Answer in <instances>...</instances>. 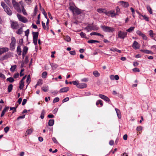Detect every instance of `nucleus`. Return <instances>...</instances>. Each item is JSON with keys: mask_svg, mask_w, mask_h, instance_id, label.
I'll return each mask as SVG.
<instances>
[{"mask_svg": "<svg viewBox=\"0 0 156 156\" xmlns=\"http://www.w3.org/2000/svg\"><path fill=\"white\" fill-rule=\"evenodd\" d=\"M12 2L14 9L18 13H21L22 12L24 15H27V12L23 5H21V8L20 5L16 0H12Z\"/></svg>", "mask_w": 156, "mask_h": 156, "instance_id": "f257e3e1", "label": "nucleus"}, {"mask_svg": "<svg viewBox=\"0 0 156 156\" xmlns=\"http://www.w3.org/2000/svg\"><path fill=\"white\" fill-rule=\"evenodd\" d=\"M69 9L74 15L75 14L77 15H79L81 13V10L75 6L70 5Z\"/></svg>", "mask_w": 156, "mask_h": 156, "instance_id": "f03ea898", "label": "nucleus"}, {"mask_svg": "<svg viewBox=\"0 0 156 156\" xmlns=\"http://www.w3.org/2000/svg\"><path fill=\"white\" fill-rule=\"evenodd\" d=\"M101 27L103 30L105 32L109 33L112 32L114 31V29L113 27H108L106 26H101Z\"/></svg>", "mask_w": 156, "mask_h": 156, "instance_id": "7ed1b4c3", "label": "nucleus"}, {"mask_svg": "<svg viewBox=\"0 0 156 156\" xmlns=\"http://www.w3.org/2000/svg\"><path fill=\"white\" fill-rule=\"evenodd\" d=\"M11 42L10 44V50L12 51L14 50L16 47V39L14 37H12L11 38Z\"/></svg>", "mask_w": 156, "mask_h": 156, "instance_id": "20e7f679", "label": "nucleus"}, {"mask_svg": "<svg viewBox=\"0 0 156 156\" xmlns=\"http://www.w3.org/2000/svg\"><path fill=\"white\" fill-rule=\"evenodd\" d=\"M127 33L122 31H119L118 32V37L121 39H124L127 37Z\"/></svg>", "mask_w": 156, "mask_h": 156, "instance_id": "39448f33", "label": "nucleus"}, {"mask_svg": "<svg viewBox=\"0 0 156 156\" xmlns=\"http://www.w3.org/2000/svg\"><path fill=\"white\" fill-rule=\"evenodd\" d=\"M33 35V43L35 45H36L37 44V41L39 35L38 32H32Z\"/></svg>", "mask_w": 156, "mask_h": 156, "instance_id": "423d86ee", "label": "nucleus"}, {"mask_svg": "<svg viewBox=\"0 0 156 156\" xmlns=\"http://www.w3.org/2000/svg\"><path fill=\"white\" fill-rule=\"evenodd\" d=\"M17 16L19 20L22 22L23 23H26L28 21L27 19L25 17L22 16L20 14H17Z\"/></svg>", "mask_w": 156, "mask_h": 156, "instance_id": "0eeeda50", "label": "nucleus"}, {"mask_svg": "<svg viewBox=\"0 0 156 156\" xmlns=\"http://www.w3.org/2000/svg\"><path fill=\"white\" fill-rule=\"evenodd\" d=\"M11 26L12 29L14 30L17 29L19 27L18 23L16 21H11Z\"/></svg>", "mask_w": 156, "mask_h": 156, "instance_id": "6e6552de", "label": "nucleus"}, {"mask_svg": "<svg viewBox=\"0 0 156 156\" xmlns=\"http://www.w3.org/2000/svg\"><path fill=\"white\" fill-rule=\"evenodd\" d=\"M85 29L86 30L87 32H88L90 30H97L98 29V28L97 27H94L92 25L88 24V25L85 28Z\"/></svg>", "mask_w": 156, "mask_h": 156, "instance_id": "1a4fd4ad", "label": "nucleus"}, {"mask_svg": "<svg viewBox=\"0 0 156 156\" xmlns=\"http://www.w3.org/2000/svg\"><path fill=\"white\" fill-rule=\"evenodd\" d=\"M136 12L139 16V18L141 20H144L147 21H149V18L148 17H147L146 15H143L141 14L138 11H136Z\"/></svg>", "mask_w": 156, "mask_h": 156, "instance_id": "9d476101", "label": "nucleus"}, {"mask_svg": "<svg viewBox=\"0 0 156 156\" xmlns=\"http://www.w3.org/2000/svg\"><path fill=\"white\" fill-rule=\"evenodd\" d=\"M140 44L136 41H134L132 45V47L135 50L138 49L140 48Z\"/></svg>", "mask_w": 156, "mask_h": 156, "instance_id": "9b49d317", "label": "nucleus"}, {"mask_svg": "<svg viewBox=\"0 0 156 156\" xmlns=\"http://www.w3.org/2000/svg\"><path fill=\"white\" fill-rule=\"evenodd\" d=\"M9 50V48L7 47L0 48V55L6 52H7Z\"/></svg>", "mask_w": 156, "mask_h": 156, "instance_id": "f8f14e48", "label": "nucleus"}, {"mask_svg": "<svg viewBox=\"0 0 156 156\" xmlns=\"http://www.w3.org/2000/svg\"><path fill=\"white\" fill-rule=\"evenodd\" d=\"M99 97L100 98H101L102 99L106 101H110V99L109 98L104 95L100 94L99 95Z\"/></svg>", "mask_w": 156, "mask_h": 156, "instance_id": "ddd939ff", "label": "nucleus"}, {"mask_svg": "<svg viewBox=\"0 0 156 156\" xmlns=\"http://www.w3.org/2000/svg\"><path fill=\"white\" fill-rule=\"evenodd\" d=\"M4 10L5 12L9 15L11 16L12 15V12L11 10L8 7H7L4 8Z\"/></svg>", "mask_w": 156, "mask_h": 156, "instance_id": "4468645a", "label": "nucleus"}, {"mask_svg": "<svg viewBox=\"0 0 156 156\" xmlns=\"http://www.w3.org/2000/svg\"><path fill=\"white\" fill-rule=\"evenodd\" d=\"M119 3L121 4L122 6L124 7H127L129 6V4L127 2L122 1H120Z\"/></svg>", "mask_w": 156, "mask_h": 156, "instance_id": "2eb2a0df", "label": "nucleus"}, {"mask_svg": "<svg viewBox=\"0 0 156 156\" xmlns=\"http://www.w3.org/2000/svg\"><path fill=\"white\" fill-rule=\"evenodd\" d=\"M69 88L68 87H64L61 89L59 91L60 93L66 92L69 90Z\"/></svg>", "mask_w": 156, "mask_h": 156, "instance_id": "dca6fc26", "label": "nucleus"}, {"mask_svg": "<svg viewBox=\"0 0 156 156\" xmlns=\"http://www.w3.org/2000/svg\"><path fill=\"white\" fill-rule=\"evenodd\" d=\"M87 87V85L85 83H82L79 84L77 87L80 88L82 89L86 88Z\"/></svg>", "mask_w": 156, "mask_h": 156, "instance_id": "f3484780", "label": "nucleus"}, {"mask_svg": "<svg viewBox=\"0 0 156 156\" xmlns=\"http://www.w3.org/2000/svg\"><path fill=\"white\" fill-rule=\"evenodd\" d=\"M16 52L17 54L19 55H21L22 51L20 45H19L18 46L17 48Z\"/></svg>", "mask_w": 156, "mask_h": 156, "instance_id": "a211bd4d", "label": "nucleus"}, {"mask_svg": "<svg viewBox=\"0 0 156 156\" xmlns=\"http://www.w3.org/2000/svg\"><path fill=\"white\" fill-rule=\"evenodd\" d=\"M9 107H5L3 109V110H2V113L1 115V117H2L4 115H5V113L9 109Z\"/></svg>", "mask_w": 156, "mask_h": 156, "instance_id": "6ab92c4d", "label": "nucleus"}, {"mask_svg": "<svg viewBox=\"0 0 156 156\" xmlns=\"http://www.w3.org/2000/svg\"><path fill=\"white\" fill-rule=\"evenodd\" d=\"M90 35L91 36H92L94 35H97L101 36V37H104V36L103 35L101 34L100 33H98L97 32H92L90 33Z\"/></svg>", "mask_w": 156, "mask_h": 156, "instance_id": "aec40b11", "label": "nucleus"}, {"mask_svg": "<svg viewBox=\"0 0 156 156\" xmlns=\"http://www.w3.org/2000/svg\"><path fill=\"white\" fill-rule=\"evenodd\" d=\"M115 110L116 112L118 118L119 119H121V115L120 110L117 108H115Z\"/></svg>", "mask_w": 156, "mask_h": 156, "instance_id": "412c9836", "label": "nucleus"}, {"mask_svg": "<svg viewBox=\"0 0 156 156\" xmlns=\"http://www.w3.org/2000/svg\"><path fill=\"white\" fill-rule=\"evenodd\" d=\"M149 34L150 36L151 37V38L154 40V41H156V40L155 38L154 37V35H155V34H154L153 33V32L152 30H150L149 31Z\"/></svg>", "mask_w": 156, "mask_h": 156, "instance_id": "4be33fe9", "label": "nucleus"}, {"mask_svg": "<svg viewBox=\"0 0 156 156\" xmlns=\"http://www.w3.org/2000/svg\"><path fill=\"white\" fill-rule=\"evenodd\" d=\"M28 48L27 46H24L23 49V55H26L27 54L28 50Z\"/></svg>", "mask_w": 156, "mask_h": 156, "instance_id": "5701e85b", "label": "nucleus"}, {"mask_svg": "<svg viewBox=\"0 0 156 156\" xmlns=\"http://www.w3.org/2000/svg\"><path fill=\"white\" fill-rule=\"evenodd\" d=\"M140 51L142 52L143 53H146V54H151V53H152V52L150 51H149L148 50H142V49H141L140 50Z\"/></svg>", "mask_w": 156, "mask_h": 156, "instance_id": "b1692460", "label": "nucleus"}, {"mask_svg": "<svg viewBox=\"0 0 156 156\" xmlns=\"http://www.w3.org/2000/svg\"><path fill=\"white\" fill-rule=\"evenodd\" d=\"M54 119H50L49 120L48 124L49 126H52L54 124Z\"/></svg>", "mask_w": 156, "mask_h": 156, "instance_id": "393cba45", "label": "nucleus"}, {"mask_svg": "<svg viewBox=\"0 0 156 156\" xmlns=\"http://www.w3.org/2000/svg\"><path fill=\"white\" fill-rule=\"evenodd\" d=\"M135 27H130L129 29L126 30V31L129 33L132 32L134 30Z\"/></svg>", "mask_w": 156, "mask_h": 156, "instance_id": "a878e982", "label": "nucleus"}, {"mask_svg": "<svg viewBox=\"0 0 156 156\" xmlns=\"http://www.w3.org/2000/svg\"><path fill=\"white\" fill-rule=\"evenodd\" d=\"M13 86L12 84H9L8 87V90L9 92H10L13 88Z\"/></svg>", "mask_w": 156, "mask_h": 156, "instance_id": "bb28decb", "label": "nucleus"}, {"mask_svg": "<svg viewBox=\"0 0 156 156\" xmlns=\"http://www.w3.org/2000/svg\"><path fill=\"white\" fill-rule=\"evenodd\" d=\"M45 110L44 109H43L42 110L41 116H40V118L42 119H43L44 118V115L45 114Z\"/></svg>", "mask_w": 156, "mask_h": 156, "instance_id": "cd10ccee", "label": "nucleus"}, {"mask_svg": "<svg viewBox=\"0 0 156 156\" xmlns=\"http://www.w3.org/2000/svg\"><path fill=\"white\" fill-rule=\"evenodd\" d=\"M17 66L16 65H14L11 66V68H10V71L12 72H14Z\"/></svg>", "mask_w": 156, "mask_h": 156, "instance_id": "c85d7f7f", "label": "nucleus"}, {"mask_svg": "<svg viewBox=\"0 0 156 156\" xmlns=\"http://www.w3.org/2000/svg\"><path fill=\"white\" fill-rule=\"evenodd\" d=\"M6 81H9L10 83H12L14 81V80L13 78L12 77H10L9 78H8L7 79Z\"/></svg>", "mask_w": 156, "mask_h": 156, "instance_id": "c756f323", "label": "nucleus"}, {"mask_svg": "<svg viewBox=\"0 0 156 156\" xmlns=\"http://www.w3.org/2000/svg\"><path fill=\"white\" fill-rule=\"evenodd\" d=\"M9 57V54H6L3 56H2V57L1 58V59L2 60L7 59Z\"/></svg>", "mask_w": 156, "mask_h": 156, "instance_id": "7c9ffc66", "label": "nucleus"}, {"mask_svg": "<svg viewBox=\"0 0 156 156\" xmlns=\"http://www.w3.org/2000/svg\"><path fill=\"white\" fill-rule=\"evenodd\" d=\"M100 42L99 41L97 40H90L87 41V42L89 43L92 44L94 43H99Z\"/></svg>", "mask_w": 156, "mask_h": 156, "instance_id": "2f4dec72", "label": "nucleus"}, {"mask_svg": "<svg viewBox=\"0 0 156 156\" xmlns=\"http://www.w3.org/2000/svg\"><path fill=\"white\" fill-rule=\"evenodd\" d=\"M33 130L32 129H28L26 132V134L27 135H30L32 132Z\"/></svg>", "mask_w": 156, "mask_h": 156, "instance_id": "473e14b6", "label": "nucleus"}, {"mask_svg": "<svg viewBox=\"0 0 156 156\" xmlns=\"http://www.w3.org/2000/svg\"><path fill=\"white\" fill-rule=\"evenodd\" d=\"M23 31L22 28H20L16 31V33L20 35L22 33Z\"/></svg>", "mask_w": 156, "mask_h": 156, "instance_id": "72a5a7b5", "label": "nucleus"}, {"mask_svg": "<svg viewBox=\"0 0 156 156\" xmlns=\"http://www.w3.org/2000/svg\"><path fill=\"white\" fill-rule=\"evenodd\" d=\"M93 74L96 77H99L100 75V73L97 71L93 72Z\"/></svg>", "mask_w": 156, "mask_h": 156, "instance_id": "f704fd0d", "label": "nucleus"}, {"mask_svg": "<svg viewBox=\"0 0 156 156\" xmlns=\"http://www.w3.org/2000/svg\"><path fill=\"white\" fill-rule=\"evenodd\" d=\"M24 82H22L20 81L19 83L20 86L19 87L20 90L23 89L24 87Z\"/></svg>", "mask_w": 156, "mask_h": 156, "instance_id": "c9c22d12", "label": "nucleus"}, {"mask_svg": "<svg viewBox=\"0 0 156 156\" xmlns=\"http://www.w3.org/2000/svg\"><path fill=\"white\" fill-rule=\"evenodd\" d=\"M105 10V9H103L101 8H99L97 9V11L99 13H104L105 12L104 11Z\"/></svg>", "mask_w": 156, "mask_h": 156, "instance_id": "e433bc0d", "label": "nucleus"}, {"mask_svg": "<svg viewBox=\"0 0 156 156\" xmlns=\"http://www.w3.org/2000/svg\"><path fill=\"white\" fill-rule=\"evenodd\" d=\"M64 39L67 42H69L71 41V38L68 36H66L64 37Z\"/></svg>", "mask_w": 156, "mask_h": 156, "instance_id": "4c0bfd02", "label": "nucleus"}, {"mask_svg": "<svg viewBox=\"0 0 156 156\" xmlns=\"http://www.w3.org/2000/svg\"><path fill=\"white\" fill-rule=\"evenodd\" d=\"M147 8L149 13L150 14H152L153 13L152 10L150 6L149 5H147Z\"/></svg>", "mask_w": 156, "mask_h": 156, "instance_id": "58836bf2", "label": "nucleus"}, {"mask_svg": "<svg viewBox=\"0 0 156 156\" xmlns=\"http://www.w3.org/2000/svg\"><path fill=\"white\" fill-rule=\"evenodd\" d=\"M99 104L101 106H102L103 104L102 103V100H98L96 102V105H98Z\"/></svg>", "mask_w": 156, "mask_h": 156, "instance_id": "ea45409f", "label": "nucleus"}, {"mask_svg": "<svg viewBox=\"0 0 156 156\" xmlns=\"http://www.w3.org/2000/svg\"><path fill=\"white\" fill-rule=\"evenodd\" d=\"M41 89L43 91L46 92L48 90V87L46 86L43 87L41 88Z\"/></svg>", "mask_w": 156, "mask_h": 156, "instance_id": "a19ab883", "label": "nucleus"}, {"mask_svg": "<svg viewBox=\"0 0 156 156\" xmlns=\"http://www.w3.org/2000/svg\"><path fill=\"white\" fill-rule=\"evenodd\" d=\"M43 84V80L39 79L37 81L36 85H41Z\"/></svg>", "mask_w": 156, "mask_h": 156, "instance_id": "79ce46f5", "label": "nucleus"}, {"mask_svg": "<svg viewBox=\"0 0 156 156\" xmlns=\"http://www.w3.org/2000/svg\"><path fill=\"white\" fill-rule=\"evenodd\" d=\"M51 65L52 68L54 69H55L58 67V65L55 63H52Z\"/></svg>", "mask_w": 156, "mask_h": 156, "instance_id": "37998d69", "label": "nucleus"}, {"mask_svg": "<svg viewBox=\"0 0 156 156\" xmlns=\"http://www.w3.org/2000/svg\"><path fill=\"white\" fill-rule=\"evenodd\" d=\"M47 75V72L46 71L44 72L42 74V77L43 78H45L46 77Z\"/></svg>", "mask_w": 156, "mask_h": 156, "instance_id": "c03bdc74", "label": "nucleus"}, {"mask_svg": "<svg viewBox=\"0 0 156 156\" xmlns=\"http://www.w3.org/2000/svg\"><path fill=\"white\" fill-rule=\"evenodd\" d=\"M111 16L112 17H113L115 16L116 15V13H115V11L114 10H111V13H110Z\"/></svg>", "mask_w": 156, "mask_h": 156, "instance_id": "a18cd8bd", "label": "nucleus"}, {"mask_svg": "<svg viewBox=\"0 0 156 156\" xmlns=\"http://www.w3.org/2000/svg\"><path fill=\"white\" fill-rule=\"evenodd\" d=\"M80 35L82 38H87V37H86L85 34L82 32H81L80 33Z\"/></svg>", "mask_w": 156, "mask_h": 156, "instance_id": "49530a36", "label": "nucleus"}, {"mask_svg": "<svg viewBox=\"0 0 156 156\" xmlns=\"http://www.w3.org/2000/svg\"><path fill=\"white\" fill-rule=\"evenodd\" d=\"M17 108V106H16V107H10V110H13L12 113H13L15 112H16V108Z\"/></svg>", "mask_w": 156, "mask_h": 156, "instance_id": "de8ad7c7", "label": "nucleus"}, {"mask_svg": "<svg viewBox=\"0 0 156 156\" xmlns=\"http://www.w3.org/2000/svg\"><path fill=\"white\" fill-rule=\"evenodd\" d=\"M59 100V98L58 97H56L54 99L53 101V103H55L56 102H58Z\"/></svg>", "mask_w": 156, "mask_h": 156, "instance_id": "09e8293b", "label": "nucleus"}, {"mask_svg": "<svg viewBox=\"0 0 156 156\" xmlns=\"http://www.w3.org/2000/svg\"><path fill=\"white\" fill-rule=\"evenodd\" d=\"M1 6L4 9L5 8L8 7L7 5L5 4L3 2H1Z\"/></svg>", "mask_w": 156, "mask_h": 156, "instance_id": "8fccbe9b", "label": "nucleus"}, {"mask_svg": "<svg viewBox=\"0 0 156 156\" xmlns=\"http://www.w3.org/2000/svg\"><path fill=\"white\" fill-rule=\"evenodd\" d=\"M142 129V127L141 126H139L137 127L136 130L138 132L141 131Z\"/></svg>", "mask_w": 156, "mask_h": 156, "instance_id": "3c124183", "label": "nucleus"}, {"mask_svg": "<svg viewBox=\"0 0 156 156\" xmlns=\"http://www.w3.org/2000/svg\"><path fill=\"white\" fill-rule=\"evenodd\" d=\"M9 130V126H6L4 128V130L5 133H7Z\"/></svg>", "mask_w": 156, "mask_h": 156, "instance_id": "603ef678", "label": "nucleus"}, {"mask_svg": "<svg viewBox=\"0 0 156 156\" xmlns=\"http://www.w3.org/2000/svg\"><path fill=\"white\" fill-rule=\"evenodd\" d=\"M133 71L135 72H140V70L139 69L137 68H135L132 69Z\"/></svg>", "mask_w": 156, "mask_h": 156, "instance_id": "864d4df0", "label": "nucleus"}, {"mask_svg": "<svg viewBox=\"0 0 156 156\" xmlns=\"http://www.w3.org/2000/svg\"><path fill=\"white\" fill-rule=\"evenodd\" d=\"M72 83L73 85L78 86L79 84L78 81H72Z\"/></svg>", "mask_w": 156, "mask_h": 156, "instance_id": "5fc2aeb1", "label": "nucleus"}, {"mask_svg": "<svg viewBox=\"0 0 156 156\" xmlns=\"http://www.w3.org/2000/svg\"><path fill=\"white\" fill-rule=\"evenodd\" d=\"M116 12L115 13H116V15H118L119 13L120 12V9L119 7V6H117L116 8Z\"/></svg>", "mask_w": 156, "mask_h": 156, "instance_id": "6e6d98bb", "label": "nucleus"}, {"mask_svg": "<svg viewBox=\"0 0 156 156\" xmlns=\"http://www.w3.org/2000/svg\"><path fill=\"white\" fill-rule=\"evenodd\" d=\"M136 34L138 35L139 36H141L142 34H143V33H142V32L140 31V30H137L136 31Z\"/></svg>", "mask_w": 156, "mask_h": 156, "instance_id": "4d7b16f0", "label": "nucleus"}, {"mask_svg": "<svg viewBox=\"0 0 156 156\" xmlns=\"http://www.w3.org/2000/svg\"><path fill=\"white\" fill-rule=\"evenodd\" d=\"M5 2L8 4L9 6L11 5V3L10 1L9 0H4Z\"/></svg>", "mask_w": 156, "mask_h": 156, "instance_id": "13d9d810", "label": "nucleus"}, {"mask_svg": "<svg viewBox=\"0 0 156 156\" xmlns=\"http://www.w3.org/2000/svg\"><path fill=\"white\" fill-rule=\"evenodd\" d=\"M49 19L47 20V22L46 23V26H47V30H48L49 29Z\"/></svg>", "mask_w": 156, "mask_h": 156, "instance_id": "bf43d9fd", "label": "nucleus"}, {"mask_svg": "<svg viewBox=\"0 0 156 156\" xmlns=\"http://www.w3.org/2000/svg\"><path fill=\"white\" fill-rule=\"evenodd\" d=\"M141 36H142L143 38L145 40H146L147 39V36L144 34H143L142 35H141Z\"/></svg>", "mask_w": 156, "mask_h": 156, "instance_id": "052dcab7", "label": "nucleus"}, {"mask_svg": "<svg viewBox=\"0 0 156 156\" xmlns=\"http://www.w3.org/2000/svg\"><path fill=\"white\" fill-rule=\"evenodd\" d=\"M42 27L44 30H47V26H45V23H44L43 22H42Z\"/></svg>", "mask_w": 156, "mask_h": 156, "instance_id": "680f3d73", "label": "nucleus"}, {"mask_svg": "<svg viewBox=\"0 0 156 156\" xmlns=\"http://www.w3.org/2000/svg\"><path fill=\"white\" fill-rule=\"evenodd\" d=\"M69 97H66L64 99H63L62 101V102L63 103H64L65 102H66L67 101H68L69 100Z\"/></svg>", "mask_w": 156, "mask_h": 156, "instance_id": "e2e57ef3", "label": "nucleus"}, {"mask_svg": "<svg viewBox=\"0 0 156 156\" xmlns=\"http://www.w3.org/2000/svg\"><path fill=\"white\" fill-rule=\"evenodd\" d=\"M111 11H110L108 12H107L106 11H105L104 12V13L107 16H109L111 14L110 13H111Z\"/></svg>", "mask_w": 156, "mask_h": 156, "instance_id": "0e129e2a", "label": "nucleus"}, {"mask_svg": "<svg viewBox=\"0 0 156 156\" xmlns=\"http://www.w3.org/2000/svg\"><path fill=\"white\" fill-rule=\"evenodd\" d=\"M25 35L28 37L29 34V29H27L26 31H25Z\"/></svg>", "mask_w": 156, "mask_h": 156, "instance_id": "69168bd1", "label": "nucleus"}, {"mask_svg": "<svg viewBox=\"0 0 156 156\" xmlns=\"http://www.w3.org/2000/svg\"><path fill=\"white\" fill-rule=\"evenodd\" d=\"M27 100L26 99H23L22 103V105H24L27 102Z\"/></svg>", "mask_w": 156, "mask_h": 156, "instance_id": "338daca9", "label": "nucleus"}, {"mask_svg": "<svg viewBox=\"0 0 156 156\" xmlns=\"http://www.w3.org/2000/svg\"><path fill=\"white\" fill-rule=\"evenodd\" d=\"M19 76V73H15L14 74L13 76V77L15 78H17Z\"/></svg>", "mask_w": 156, "mask_h": 156, "instance_id": "774afa93", "label": "nucleus"}]
</instances>
